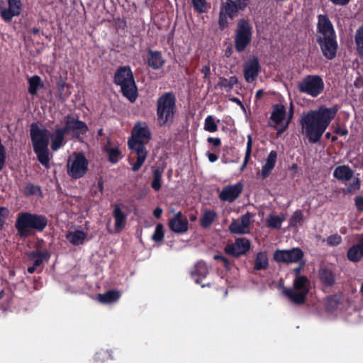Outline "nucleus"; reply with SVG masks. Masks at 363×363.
Masks as SVG:
<instances>
[{
    "label": "nucleus",
    "mask_w": 363,
    "mask_h": 363,
    "mask_svg": "<svg viewBox=\"0 0 363 363\" xmlns=\"http://www.w3.org/2000/svg\"><path fill=\"white\" fill-rule=\"evenodd\" d=\"M250 247V241L245 238H238L233 245H228L225 247L227 254L238 257L246 253Z\"/></svg>",
    "instance_id": "15"
},
{
    "label": "nucleus",
    "mask_w": 363,
    "mask_h": 363,
    "mask_svg": "<svg viewBox=\"0 0 363 363\" xmlns=\"http://www.w3.org/2000/svg\"><path fill=\"white\" fill-rule=\"evenodd\" d=\"M309 291V281L306 277H297L294 280L293 289H284V294L294 303L304 302Z\"/></svg>",
    "instance_id": "7"
},
{
    "label": "nucleus",
    "mask_w": 363,
    "mask_h": 363,
    "mask_svg": "<svg viewBox=\"0 0 363 363\" xmlns=\"http://www.w3.org/2000/svg\"><path fill=\"white\" fill-rule=\"evenodd\" d=\"M292 115H293V104L292 103L290 104V111H289V118L286 122V127L288 125L290 120L292 118Z\"/></svg>",
    "instance_id": "58"
},
{
    "label": "nucleus",
    "mask_w": 363,
    "mask_h": 363,
    "mask_svg": "<svg viewBox=\"0 0 363 363\" xmlns=\"http://www.w3.org/2000/svg\"><path fill=\"white\" fill-rule=\"evenodd\" d=\"M342 241L340 235L334 234L327 238L326 242L330 246H336L339 245Z\"/></svg>",
    "instance_id": "48"
},
{
    "label": "nucleus",
    "mask_w": 363,
    "mask_h": 363,
    "mask_svg": "<svg viewBox=\"0 0 363 363\" xmlns=\"http://www.w3.org/2000/svg\"><path fill=\"white\" fill-rule=\"evenodd\" d=\"M25 194L27 195L36 194L40 191V189L37 186L28 184L25 188Z\"/></svg>",
    "instance_id": "50"
},
{
    "label": "nucleus",
    "mask_w": 363,
    "mask_h": 363,
    "mask_svg": "<svg viewBox=\"0 0 363 363\" xmlns=\"http://www.w3.org/2000/svg\"><path fill=\"white\" fill-rule=\"evenodd\" d=\"M98 189H99V191H100V193L101 194L103 191V189H104V183L101 180L99 181V182H98Z\"/></svg>",
    "instance_id": "60"
},
{
    "label": "nucleus",
    "mask_w": 363,
    "mask_h": 363,
    "mask_svg": "<svg viewBox=\"0 0 363 363\" xmlns=\"http://www.w3.org/2000/svg\"><path fill=\"white\" fill-rule=\"evenodd\" d=\"M65 132L72 131L77 133H83L86 130V125L82 121H79L74 116H68L65 118Z\"/></svg>",
    "instance_id": "20"
},
{
    "label": "nucleus",
    "mask_w": 363,
    "mask_h": 363,
    "mask_svg": "<svg viewBox=\"0 0 363 363\" xmlns=\"http://www.w3.org/2000/svg\"><path fill=\"white\" fill-rule=\"evenodd\" d=\"M318 28L320 33L318 38L335 37L333 26L325 15L318 16Z\"/></svg>",
    "instance_id": "17"
},
{
    "label": "nucleus",
    "mask_w": 363,
    "mask_h": 363,
    "mask_svg": "<svg viewBox=\"0 0 363 363\" xmlns=\"http://www.w3.org/2000/svg\"><path fill=\"white\" fill-rule=\"evenodd\" d=\"M323 88L324 83L318 75H308L298 84V89L300 92L307 94L313 97L318 96Z\"/></svg>",
    "instance_id": "9"
},
{
    "label": "nucleus",
    "mask_w": 363,
    "mask_h": 363,
    "mask_svg": "<svg viewBox=\"0 0 363 363\" xmlns=\"http://www.w3.org/2000/svg\"><path fill=\"white\" fill-rule=\"evenodd\" d=\"M28 92L32 95L37 94L38 89L43 86L40 78L36 75L28 79Z\"/></svg>",
    "instance_id": "38"
},
{
    "label": "nucleus",
    "mask_w": 363,
    "mask_h": 363,
    "mask_svg": "<svg viewBox=\"0 0 363 363\" xmlns=\"http://www.w3.org/2000/svg\"><path fill=\"white\" fill-rule=\"evenodd\" d=\"M50 133L45 128H39L35 124L30 127V137L33 150L37 155L38 161L45 167H49L50 157L48 143Z\"/></svg>",
    "instance_id": "3"
},
{
    "label": "nucleus",
    "mask_w": 363,
    "mask_h": 363,
    "mask_svg": "<svg viewBox=\"0 0 363 363\" xmlns=\"http://www.w3.org/2000/svg\"><path fill=\"white\" fill-rule=\"evenodd\" d=\"M252 27L245 19L239 21L235 33V44L238 52L243 51L251 41Z\"/></svg>",
    "instance_id": "10"
},
{
    "label": "nucleus",
    "mask_w": 363,
    "mask_h": 363,
    "mask_svg": "<svg viewBox=\"0 0 363 363\" xmlns=\"http://www.w3.org/2000/svg\"><path fill=\"white\" fill-rule=\"evenodd\" d=\"M9 210L6 208H0V228L3 225L6 217L8 216Z\"/></svg>",
    "instance_id": "51"
},
{
    "label": "nucleus",
    "mask_w": 363,
    "mask_h": 363,
    "mask_svg": "<svg viewBox=\"0 0 363 363\" xmlns=\"http://www.w3.org/2000/svg\"><path fill=\"white\" fill-rule=\"evenodd\" d=\"M108 154L109 160L112 163H116V162H118L120 157V152L118 150L112 148L109 150Z\"/></svg>",
    "instance_id": "49"
},
{
    "label": "nucleus",
    "mask_w": 363,
    "mask_h": 363,
    "mask_svg": "<svg viewBox=\"0 0 363 363\" xmlns=\"http://www.w3.org/2000/svg\"><path fill=\"white\" fill-rule=\"evenodd\" d=\"M208 142L214 146H219L220 145V140L218 138H208Z\"/></svg>",
    "instance_id": "53"
},
{
    "label": "nucleus",
    "mask_w": 363,
    "mask_h": 363,
    "mask_svg": "<svg viewBox=\"0 0 363 363\" xmlns=\"http://www.w3.org/2000/svg\"><path fill=\"white\" fill-rule=\"evenodd\" d=\"M323 55L328 59H333L337 52V44L335 37L318 38Z\"/></svg>",
    "instance_id": "18"
},
{
    "label": "nucleus",
    "mask_w": 363,
    "mask_h": 363,
    "mask_svg": "<svg viewBox=\"0 0 363 363\" xmlns=\"http://www.w3.org/2000/svg\"><path fill=\"white\" fill-rule=\"evenodd\" d=\"M193 7L199 13H204L207 9L206 0H191Z\"/></svg>",
    "instance_id": "45"
},
{
    "label": "nucleus",
    "mask_w": 363,
    "mask_h": 363,
    "mask_svg": "<svg viewBox=\"0 0 363 363\" xmlns=\"http://www.w3.org/2000/svg\"><path fill=\"white\" fill-rule=\"evenodd\" d=\"M67 174L74 179L82 177L88 170V160L82 153L70 155L67 162Z\"/></svg>",
    "instance_id": "8"
},
{
    "label": "nucleus",
    "mask_w": 363,
    "mask_h": 363,
    "mask_svg": "<svg viewBox=\"0 0 363 363\" xmlns=\"http://www.w3.org/2000/svg\"><path fill=\"white\" fill-rule=\"evenodd\" d=\"M236 15L233 13V10L229 6H223L220 12L219 26L221 29H224L228 24V17L233 18Z\"/></svg>",
    "instance_id": "30"
},
{
    "label": "nucleus",
    "mask_w": 363,
    "mask_h": 363,
    "mask_svg": "<svg viewBox=\"0 0 363 363\" xmlns=\"http://www.w3.org/2000/svg\"><path fill=\"white\" fill-rule=\"evenodd\" d=\"M115 82L121 86L123 94L130 101L137 97V88L129 67H120L115 74Z\"/></svg>",
    "instance_id": "6"
},
{
    "label": "nucleus",
    "mask_w": 363,
    "mask_h": 363,
    "mask_svg": "<svg viewBox=\"0 0 363 363\" xmlns=\"http://www.w3.org/2000/svg\"><path fill=\"white\" fill-rule=\"evenodd\" d=\"M269 264L268 256L266 252H259L255 258L254 269L256 270L265 269Z\"/></svg>",
    "instance_id": "36"
},
{
    "label": "nucleus",
    "mask_w": 363,
    "mask_h": 363,
    "mask_svg": "<svg viewBox=\"0 0 363 363\" xmlns=\"http://www.w3.org/2000/svg\"><path fill=\"white\" fill-rule=\"evenodd\" d=\"M204 129L208 132H215L217 130L218 126L211 116H207L205 119Z\"/></svg>",
    "instance_id": "44"
},
{
    "label": "nucleus",
    "mask_w": 363,
    "mask_h": 363,
    "mask_svg": "<svg viewBox=\"0 0 363 363\" xmlns=\"http://www.w3.org/2000/svg\"><path fill=\"white\" fill-rule=\"evenodd\" d=\"M250 0H228L225 6H229L233 13L237 15L239 10H243L249 4Z\"/></svg>",
    "instance_id": "34"
},
{
    "label": "nucleus",
    "mask_w": 363,
    "mask_h": 363,
    "mask_svg": "<svg viewBox=\"0 0 363 363\" xmlns=\"http://www.w3.org/2000/svg\"><path fill=\"white\" fill-rule=\"evenodd\" d=\"M260 69L257 57H252L245 62L243 66V74L247 82L251 83L255 80Z\"/></svg>",
    "instance_id": "13"
},
{
    "label": "nucleus",
    "mask_w": 363,
    "mask_h": 363,
    "mask_svg": "<svg viewBox=\"0 0 363 363\" xmlns=\"http://www.w3.org/2000/svg\"><path fill=\"white\" fill-rule=\"evenodd\" d=\"M37 267L35 266H31L30 267H28V272L30 273V274H32L35 271V269H36Z\"/></svg>",
    "instance_id": "64"
},
{
    "label": "nucleus",
    "mask_w": 363,
    "mask_h": 363,
    "mask_svg": "<svg viewBox=\"0 0 363 363\" xmlns=\"http://www.w3.org/2000/svg\"><path fill=\"white\" fill-rule=\"evenodd\" d=\"M201 72L203 74V77L205 79L208 78V77L210 75V73H211V69H210V67L208 66H204L202 68Z\"/></svg>",
    "instance_id": "54"
},
{
    "label": "nucleus",
    "mask_w": 363,
    "mask_h": 363,
    "mask_svg": "<svg viewBox=\"0 0 363 363\" xmlns=\"http://www.w3.org/2000/svg\"><path fill=\"white\" fill-rule=\"evenodd\" d=\"M301 267H296V268H295V269H294V274H295L296 277H301V276L299 275V273H300V272H301Z\"/></svg>",
    "instance_id": "61"
},
{
    "label": "nucleus",
    "mask_w": 363,
    "mask_h": 363,
    "mask_svg": "<svg viewBox=\"0 0 363 363\" xmlns=\"http://www.w3.org/2000/svg\"><path fill=\"white\" fill-rule=\"evenodd\" d=\"M213 258L216 260H221L222 262H223L225 266L226 267H228V260L224 257H223L222 255H214Z\"/></svg>",
    "instance_id": "55"
},
{
    "label": "nucleus",
    "mask_w": 363,
    "mask_h": 363,
    "mask_svg": "<svg viewBox=\"0 0 363 363\" xmlns=\"http://www.w3.org/2000/svg\"><path fill=\"white\" fill-rule=\"evenodd\" d=\"M337 112L336 107L328 108L321 106L317 109L303 113L300 120L302 133L311 143H317L336 116Z\"/></svg>",
    "instance_id": "1"
},
{
    "label": "nucleus",
    "mask_w": 363,
    "mask_h": 363,
    "mask_svg": "<svg viewBox=\"0 0 363 363\" xmlns=\"http://www.w3.org/2000/svg\"><path fill=\"white\" fill-rule=\"evenodd\" d=\"M188 221L186 219H182V213L181 211L177 212L174 217L169 222L170 229L176 233H183L188 230Z\"/></svg>",
    "instance_id": "19"
},
{
    "label": "nucleus",
    "mask_w": 363,
    "mask_h": 363,
    "mask_svg": "<svg viewBox=\"0 0 363 363\" xmlns=\"http://www.w3.org/2000/svg\"><path fill=\"white\" fill-rule=\"evenodd\" d=\"M286 116V109L282 104H277L274 106L271 119L276 123L284 121Z\"/></svg>",
    "instance_id": "32"
},
{
    "label": "nucleus",
    "mask_w": 363,
    "mask_h": 363,
    "mask_svg": "<svg viewBox=\"0 0 363 363\" xmlns=\"http://www.w3.org/2000/svg\"><path fill=\"white\" fill-rule=\"evenodd\" d=\"M230 100L233 101V102L238 104L240 106L243 107V105H242V102L240 101V99H238L237 98H232Z\"/></svg>",
    "instance_id": "62"
},
{
    "label": "nucleus",
    "mask_w": 363,
    "mask_h": 363,
    "mask_svg": "<svg viewBox=\"0 0 363 363\" xmlns=\"http://www.w3.org/2000/svg\"><path fill=\"white\" fill-rule=\"evenodd\" d=\"M8 6H4L3 1H0V15L5 21H11V19L21 14L23 4L21 0H7Z\"/></svg>",
    "instance_id": "11"
},
{
    "label": "nucleus",
    "mask_w": 363,
    "mask_h": 363,
    "mask_svg": "<svg viewBox=\"0 0 363 363\" xmlns=\"http://www.w3.org/2000/svg\"><path fill=\"white\" fill-rule=\"evenodd\" d=\"M330 1L337 5H345L350 1V0H330Z\"/></svg>",
    "instance_id": "56"
},
{
    "label": "nucleus",
    "mask_w": 363,
    "mask_h": 363,
    "mask_svg": "<svg viewBox=\"0 0 363 363\" xmlns=\"http://www.w3.org/2000/svg\"><path fill=\"white\" fill-rule=\"evenodd\" d=\"M208 160L211 162H214L218 160L217 156L215 154L213 153H208Z\"/></svg>",
    "instance_id": "59"
},
{
    "label": "nucleus",
    "mask_w": 363,
    "mask_h": 363,
    "mask_svg": "<svg viewBox=\"0 0 363 363\" xmlns=\"http://www.w3.org/2000/svg\"><path fill=\"white\" fill-rule=\"evenodd\" d=\"M264 92L262 90L259 89L258 90L257 92H256V98L257 99H260L262 95H263Z\"/></svg>",
    "instance_id": "63"
},
{
    "label": "nucleus",
    "mask_w": 363,
    "mask_h": 363,
    "mask_svg": "<svg viewBox=\"0 0 363 363\" xmlns=\"http://www.w3.org/2000/svg\"><path fill=\"white\" fill-rule=\"evenodd\" d=\"M242 191V185L237 183L233 185L225 186L219 194V198L224 201L233 202Z\"/></svg>",
    "instance_id": "16"
},
{
    "label": "nucleus",
    "mask_w": 363,
    "mask_h": 363,
    "mask_svg": "<svg viewBox=\"0 0 363 363\" xmlns=\"http://www.w3.org/2000/svg\"><path fill=\"white\" fill-rule=\"evenodd\" d=\"M285 220V216L281 215H270L267 218L268 226L274 228H279L282 222Z\"/></svg>",
    "instance_id": "39"
},
{
    "label": "nucleus",
    "mask_w": 363,
    "mask_h": 363,
    "mask_svg": "<svg viewBox=\"0 0 363 363\" xmlns=\"http://www.w3.org/2000/svg\"><path fill=\"white\" fill-rule=\"evenodd\" d=\"M164 238V230L163 225L162 224H157L155 233L152 235V239L157 242H162Z\"/></svg>",
    "instance_id": "43"
},
{
    "label": "nucleus",
    "mask_w": 363,
    "mask_h": 363,
    "mask_svg": "<svg viewBox=\"0 0 363 363\" xmlns=\"http://www.w3.org/2000/svg\"><path fill=\"white\" fill-rule=\"evenodd\" d=\"M65 130L63 129H57L56 131L51 135V147L54 151L57 150L63 143L64 136H65Z\"/></svg>",
    "instance_id": "31"
},
{
    "label": "nucleus",
    "mask_w": 363,
    "mask_h": 363,
    "mask_svg": "<svg viewBox=\"0 0 363 363\" xmlns=\"http://www.w3.org/2000/svg\"><path fill=\"white\" fill-rule=\"evenodd\" d=\"M303 219V213L301 211H296L294 213L289 220V225L291 226H296Z\"/></svg>",
    "instance_id": "46"
},
{
    "label": "nucleus",
    "mask_w": 363,
    "mask_h": 363,
    "mask_svg": "<svg viewBox=\"0 0 363 363\" xmlns=\"http://www.w3.org/2000/svg\"><path fill=\"white\" fill-rule=\"evenodd\" d=\"M251 151H252V138H251V136L249 135L247 143V150H246V152H245V157L243 164H242V166L240 167V170H243L244 168L246 167L248 161L250 159Z\"/></svg>",
    "instance_id": "47"
},
{
    "label": "nucleus",
    "mask_w": 363,
    "mask_h": 363,
    "mask_svg": "<svg viewBox=\"0 0 363 363\" xmlns=\"http://www.w3.org/2000/svg\"><path fill=\"white\" fill-rule=\"evenodd\" d=\"M355 205L359 211H363V196L355 198Z\"/></svg>",
    "instance_id": "52"
},
{
    "label": "nucleus",
    "mask_w": 363,
    "mask_h": 363,
    "mask_svg": "<svg viewBox=\"0 0 363 363\" xmlns=\"http://www.w3.org/2000/svg\"><path fill=\"white\" fill-rule=\"evenodd\" d=\"M251 215L247 213L240 218L233 220L229 230L234 234H245L250 231V220Z\"/></svg>",
    "instance_id": "14"
},
{
    "label": "nucleus",
    "mask_w": 363,
    "mask_h": 363,
    "mask_svg": "<svg viewBox=\"0 0 363 363\" xmlns=\"http://www.w3.org/2000/svg\"><path fill=\"white\" fill-rule=\"evenodd\" d=\"M162 173L163 171L159 168L155 169L153 172L151 186L155 191H159L161 189Z\"/></svg>",
    "instance_id": "40"
},
{
    "label": "nucleus",
    "mask_w": 363,
    "mask_h": 363,
    "mask_svg": "<svg viewBox=\"0 0 363 363\" xmlns=\"http://www.w3.org/2000/svg\"><path fill=\"white\" fill-rule=\"evenodd\" d=\"M162 55L158 52H152L148 57V64L153 69H159L163 65Z\"/></svg>",
    "instance_id": "37"
},
{
    "label": "nucleus",
    "mask_w": 363,
    "mask_h": 363,
    "mask_svg": "<svg viewBox=\"0 0 363 363\" xmlns=\"http://www.w3.org/2000/svg\"><path fill=\"white\" fill-rule=\"evenodd\" d=\"M321 279L328 285H331L334 283L335 279L333 273L328 269H322L320 271Z\"/></svg>",
    "instance_id": "42"
},
{
    "label": "nucleus",
    "mask_w": 363,
    "mask_h": 363,
    "mask_svg": "<svg viewBox=\"0 0 363 363\" xmlns=\"http://www.w3.org/2000/svg\"><path fill=\"white\" fill-rule=\"evenodd\" d=\"M47 223V219L43 216L21 213L18 215L16 226L21 237H27L30 235L32 229L43 230Z\"/></svg>",
    "instance_id": "4"
},
{
    "label": "nucleus",
    "mask_w": 363,
    "mask_h": 363,
    "mask_svg": "<svg viewBox=\"0 0 363 363\" xmlns=\"http://www.w3.org/2000/svg\"><path fill=\"white\" fill-rule=\"evenodd\" d=\"M115 224L114 229L116 233L121 232L126 223L127 216L122 211L118 206H116L113 211Z\"/></svg>",
    "instance_id": "22"
},
{
    "label": "nucleus",
    "mask_w": 363,
    "mask_h": 363,
    "mask_svg": "<svg viewBox=\"0 0 363 363\" xmlns=\"http://www.w3.org/2000/svg\"><path fill=\"white\" fill-rule=\"evenodd\" d=\"M50 255L47 251H36L33 252L28 255V258L33 262V265L38 267L43 263V262L48 260Z\"/></svg>",
    "instance_id": "29"
},
{
    "label": "nucleus",
    "mask_w": 363,
    "mask_h": 363,
    "mask_svg": "<svg viewBox=\"0 0 363 363\" xmlns=\"http://www.w3.org/2000/svg\"><path fill=\"white\" fill-rule=\"evenodd\" d=\"M354 175L353 171L346 165H340L337 167L333 172V176L337 179L347 182H349Z\"/></svg>",
    "instance_id": "23"
},
{
    "label": "nucleus",
    "mask_w": 363,
    "mask_h": 363,
    "mask_svg": "<svg viewBox=\"0 0 363 363\" xmlns=\"http://www.w3.org/2000/svg\"><path fill=\"white\" fill-rule=\"evenodd\" d=\"M355 42L359 55L363 56V28H360L356 31Z\"/></svg>",
    "instance_id": "41"
},
{
    "label": "nucleus",
    "mask_w": 363,
    "mask_h": 363,
    "mask_svg": "<svg viewBox=\"0 0 363 363\" xmlns=\"http://www.w3.org/2000/svg\"><path fill=\"white\" fill-rule=\"evenodd\" d=\"M350 181V182L347 185V186L342 189V193L345 195L354 194L360 188L361 182L357 177H354L353 175L352 178Z\"/></svg>",
    "instance_id": "35"
},
{
    "label": "nucleus",
    "mask_w": 363,
    "mask_h": 363,
    "mask_svg": "<svg viewBox=\"0 0 363 363\" xmlns=\"http://www.w3.org/2000/svg\"><path fill=\"white\" fill-rule=\"evenodd\" d=\"M162 213V209L160 207H157L153 212V214L155 218H158L161 216V214Z\"/></svg>",
    "instance_id": "57"
},
{
    "label": "nucleus",
    "mask_w": 363,
    "mask_h": 363,
    "mask_svg": "<svg viewBox=\"0 0 363 363\" xmlns=\"http://www.w3.org/2000/svg\"><path fill=\"white\" fill-rule=\"evenodd\" d=\"M217 213L212 210H204L201 218V225L203 228H208L216 220Z\"/></svg>",
    "instance_id": "33"
},
{
    "label": "nucleus",
    "mask_w": 363,
    "mask_h": 363,
    "mask_svg": "<svg viewBox=\"0 0 363 363\" xmlns=\"http://www.w3.org/2000/svg\"><path fill=\"white\" fill-rule=\"evenodd\" d=\"M277 154L275 151H271L266 160L264 165L262 167L261 174L263 178H266L274 167L277 161Z\"/></svg>",
    "instance_id": "25"
},
{
    "label": "nucleus",
    "mask_w": 363,
    "mask_h": 363,
    "mask_svg": "<svg viewBox=\"0 0 363 363\" xmlns=\"http://www.w3.org/2000/svg\"><path fill=\"white\" fill-rule=\"evenodd\" d=\"M303 256L302 250L298 247L291 250H278L274 253V259L277 262H298L301 260Z\"/></svg>",
    "instance_id": "12"
},
{
    "label": "nucleus",
    "mask_w": 363,
    "mask_h": 363,
    "mask_svg": "<svg viewBox=\"0 0 363 363\" xmlns=\"http://www.w3.org/2000/svg\"><path fill=\"white\" fill-rule=\"evenodd\" d=\"M176 99L172 93H165L157 99V114L161 125H169L173 122L176 111Z\"/></svg>",
    "instance_id": "5"
},
{
    "label": "nucleus",
    "mask_w": 363,
    "mask_h": 363,
    "mask_svg": "<svg viewBox=\"0 0 363 363\" xmlns=\"http://www.w3.org/2000/svg\"><path fill=\"white\" fill-rule=\"evenodd\" d=\"M238 81L236 77H230L229 79L220 77L216 88H220L225 90L226 91H230L232 90L234 85L238 84Z\"/></svg>",
    "instance_id": "28"
},
{
    "label": "nucleus",
    "mask_w": 363,
    "mask_h": 363,
    "mask_svg": "<svg viewBox=\"0 0 363 363\" xmlns=\"http://www.w3.org/2000/svg\"><path fill=\"white\" fill-rule=\"evenodd\" d=\"M208 267L203 262H199L196 264L191 275L196 283H199V279L206 277L208 274Z\"/></svg>",
    "instance_id": "26"
},
{
    "label": "nucleus",
    "mask_w": 363,
    "mask_h": 363,
    "mask_svg": "<svg viewBox=\"0 0 363 363\" xmlns=\"http://www.w3.org/2000/svg\"><path fill=\"white\" fill-rule=\"evenodd\" d=\"M150 139V132L145 123L138 122L132 130L128 140V146L137 155V161L132 165V170L137 172L142 167L147 157V151L144 145Z\"/></svg>",
    "instance_id": "2"
},
{
    "label": "nucleus",
    "mask_w": 363,
    "mask_h": 363,
    "mask_svg": "<svg viewBox=\"0 0 363 363\" xmlns=\"http://www.w3.org/2000/svg\"><path fill=\"white\" fill-rule=\"evenodd\" d=\"M120 296L121 294L119 291L112 290L104 294H99L97 298L99 302L107 304L116 302Z\"/></svg>",
    "instance_id": "27"
},
{
    "label": "nucleus",
    "mask_w": 363,
    "mask_h": 363,
    "mask_svg": "<svg viewBox=\"0 0 363 363\" xmlns=\"http://www.w3.org/2000/svg\"><path fill=\"white\" fill-rule=\"evenodd\" d=\"M347 257L352 262H358L363 258V234L358 243L349 249Z\"/></svg>",
    "instance_id": "21"
},
{
    "label": "nucleus",
    "mask_w": 363,
    "mask_h": 363,
    "mask_svg": "<svg viewBox=\"0 0 363 363\" xmlns=\"http://www.w3.org/2000/svg\"><path fill=\"white\" fill-rule=\"evenodd\" d=\"M87 233L83 230H69L66 234L67 240L74 245H82L84 242Z\"/></svg>",
    "instance_id": "24"
}]
</instances>
